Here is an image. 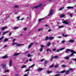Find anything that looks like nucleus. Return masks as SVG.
<instances>
[{
  "mask_svg": "<svg viewBox=\"0 0 76 76\" xmlns=\"http://www.w3.org/2000/svg\"><path fill=\"white\" fill-rule=\"evenodd\" d=\"M68 51H70V53H72L70 55H69V57L66 56L65 57V58L66 60H69V57H72L74 55V54H76V52L75 51L73 50H71L70 49H67L66 50V51H65L66 53H68Z\"/></svg>",
  "mask_w": 76,
  "mask_h": 76,
  "instance_id": "f257e3e1",
  "label": "nucleus"
},
{
  "mask_svg": "<svg viewBox=\"0 0 76 76\" xmlns=\"http://www.w3.org/2000/svg\"><path fill=\"white\" fill-rule=\"evenodd\" d=\"M42 6V4H40L37 6L32 7V9H37V8H39V7H41Z\"/></svg>",
  "mask_w": 76,
  "mask_h": 76,
  "instance_id": "f03ea898",
  "label": "nucleus"
},
{
  "mask_svg": "<svg viewBox=\"0 0 76 76\" xmlns=\"http://www.w3.org/2000/svg\"><path fill=\"white\" fill-rule=\"evenodd\" d=\"M16 45V47H19L20 46V45H22L20 44H18L16 42H13L12 45Z\"/></svg>",
  "mask_w": 76,
  "mask_h": 76,
  "instance_id": "7ed1b4c3",
  "label": "nucleus"
},
{
  "mask_svg": "<svg viewBox=\"0 0 76 76\" xmlns=\"http://www.w3.org/2000/svg\"><path fill=\"white\" fill-rule=\"evenodd\" d=\"M2 68L4 69H7V67H6V64H2Z\"/></svg>",
  "mask_w": 76,
  "mask_h": 76,
  "instance_id": "20e7f679",
  "label": "nucleus"
},
{
  "mask_svg": "<svg viewBox=\"0 0 76 76\" xmlns=\"http://www.w3.org/2000/svg\"><path fill=\"white\" fill-rule=\"evenodd\" d=\"M9 66L10 67H11V66H12V60L11 59H10L9 62Z\"/></svg>",
  "mask_w": 76,
  "mask_h": 76,
  "instance_id": "39448f33",
  "label": "nucleus"
},
{
  "mask_svg": "<svg viewBox=\"0 0 76 76\" xmlns=\"http://www.w3.org/2000/svg\"><path fill=\"white\" fill-rule=\"evenodd\" d=\"M40 47L41 48L39 49V50L40 52H41V51H42V50L43 49L42 48H43V47H44V46L42 45H40Z\"/></svg>",
  "mask_w": 76,
  "mask_h": 76,
  "instance_id": "423d86ee",
  "label": "nucleus"
},
{
  "mask_svg": "<svg viewBox=\"0 0 76 76\" xmlns=\"http://www.w3.org/2000/svg\"><path fill=\"white\" fill-rule=\"evenodd\" d=\"M71 70H73V69L72 68H71L67 71L66 72V74L69 75V72H70V71H71Z\"/></svg>",
  "mask_w": 76,
  "mask_h": 76,
  "instance_id": "0eeeda50",
  "label": "nucleus"
},
{
  "mask_svg": "<svg viewBox=\"0 0 76 76\" xmlns=\"http://www.w3.org/2000/svg\"><path fill=\"white\" fill-rule=\"evenodd\" d=\"M33 44H34V43L33 42H31V43H30V44L28 46V49H29V48H30L32 47Z\"/></svg>",
  "mask_w": 76,
  "mask_h": 76,
  "instance_id": "6e6552de",
  "label": "nucleus"
},
{
  "mask_svg": "<svg viewBox=\"0 0 76 76\" xmlns=\"http://www.w3.org/2000/svg\"><path fill=\"white\" fill-rule=\"evenodd\" d=\"M53 10H50V13L48 15V16H51L52 14H53Z\"/></svg>",
  "mask_w": 76,
  "mask_h": 76,
  "instance_id": "1a4fd4ad",
  "label": "nucleus"
},
{
  "mask_svg": "<svg viewBox=\"0 0 76 76\" xmlns=\"http://www.w3.org/2000/svg\"><path fill=\"white\" fill-rule=\"evenodd\" d=\"M20 54V53H15L13 55V56L15 57V56H18V55Z\"/></svg>",
  "mask_w": 76,
  "mask_h": 76,
  "instance_id": "9d476101",
  "label": "nucleus"
},
{
  "mask_svg": "<svg viewBox=\"0 0 76 76\" xmlns=\"http://www.w3.org/2000/svg\"><path fill=\"white\" fill-rule=\"evenodd\" d=\"M43 70V69L42 68H38L37 69V70H38V71H39V72H41V71H42V70Z\"/></svg>",
  "mask_w": 76,
  "mask_h": 76,
  "instance_id": "9b49d317",
  "label": "nucleus"
},
{
  "mask_svg": "<svg viewBox=\"0 0 76 76\" xmlns=\"http://www.w3.org/2000/svg\"><path fill=\"white\" fill-rule=\"evenodd\" d=\"M8 41L9 39L7 38H6L4 39V41H3V42H7V41Z\"/></svg>",
  "mask_w": 76,
  "mask_h": 76,
  "instance_id": "f8f14e48",
  "label": "nucleus"
},
{
  "mask_svg": "<svg viewBox=\"0 0 76 76\" xmlns=\"http://www.w3.org/2000/svg\"><path fill=\"white\" fill-rule=\"evenodd\" d=\"M63 23H64V24H66V25H68L69 24V22L66 21H64L63 22Z\"/></svg>",
  "mask_w": 76,
  "mask_h": 76,
  "instance_id": "ddd939ff",
  "label": "nucleus"
},
{
  "mask_svg": "<svg viewBox=\"0 0 76 76\" xmlns=\"http://www.w3.org/2000/svg\"><path fill=\"white\" fill-rule=\"evenodd\" d=\"M23 61H24V63H25V64L27 63L28 62V60L27 59H25V60H23Z\"/></svg>",
  "mask_w": 76,
  "mask_h": 76,
  "instance_id": "4468645a",
  "label": "nucleus"
},
{
  "mask_svg": "<svg viewBox=\"0 0 76 76\" xmlns=\"http://www.w3.org/2000/svg\"><path fill=\"white\" fill-rule=\"evenodd\" d=\"M7 28V26H4V27H2L1 28V29L2 31H4L5 29H6Z\"/></svg>",
  "mask_w": 76,
  "mask_h": 76,
  "instance_id": "2eb2a0df",
  "label": "nucleus"
},
{
  "mask_svg": "<svg viewBox=\"0 0 76 76\" xmlns=\"http://www.w3.org/2000/svg\"><path fill=\"white\" fill-rule=\"evenodd\" d=\"M9 16H10L9 14H6V19H8V18H9Z\"/></svg>",
  "mask_w": 76,
  "mask_h": 76,
  "instance_id": "dca6fc26",
  "label": "nucleus"
},
{
  "mask_svg": "<svg viewBox=\"0 0 76 76\" xmlns=\"http://www.w3.org/2000/svg\"><path fill=\"white\" fill-rule=\"evenodd\" d=\"M73 7H74L68 6L67 7V9H73Z\"/></svg>",
  "mask_w": 76,
  "mask_h": 76,
  "instance_id": "f3484780",
  "label": "nucleus"
},
{
  "mask_svg": "<svg viewBox=\"0 0 76 76\" xmlns=\"http://www.w3.org/2000/svg\"><path fill=\"white\" fill-rule=\"evenodd\" d=\"M10 32V31H8L6 32H3V33L2 34V35H5V34H6V33H7V32Z\"/></svg>",
  "mask_w": 76,
  "mask_h": 76,
  "instance_id": "a211bd4d",
  "label": "nucleus"
},
{
  "mask_svg": "<svg viewBox=\"0 0 76 76\" xmlns=\"http://www.w3.org/2000/svg\"><path fill=\"white\" fill-rule=\"evenodd\" d=\"M8 57H9L7 56H5L2 57V58L4 59V58H8Z\"/></svg>",
  "mask_w": 76,
  "mask_h": 76,
  "instance_id": "6ab92c4d",
  "label": "nucleus"
},
{
  "mask_svg": "<svg viewBox=\"0 0 76 76\" xmlns=\"http://www.w3.org/2000/svg\"><path fill=\"white\" fill-rule=\"evenodd\" d=\"M53 39H54V37H49V39H50V40H52Z\"/></svg>",
  "mask_w": 76,
  "mask_h": 76,
  "instance_id": "aec40b11",
  "label": "nucleus"
},
{
  "mask_svg": "<svg viewBox=\"0 0 76 76\" xmlns=\"http://www.w3.org/2000/svg\"><path fill=\"white\" fill-rule=\"evenodd\" d=\"M68 41L69 42H71V43H73V42H74V40L72 39H71L69 40Z\"/></svg>",
  "mask_w": 76,
  "mask_h": 76,
  "instance_id": "412c9836",
  "label": "nucleus"
},
{
  "mask_svg": "<svg viewBox=\"0 0 76 76\" xmlns=\"http://www.w3.org/2000/svg\"><path fill=\"white\" fill-rule=\"evenodd\" d=\"M47 52H48V51H49L50 53H51V50H50V49H48L47 50Z\"/></svg>",
  "mask_w": 76,
  "mask_h": 76,
  "instance_id": "4be33fe9",
  "label": "nucleus"
},
{
  "mask_svg": "<svg viewBox=\"0 0 76 76\" xmlns=\"http://www.w3.org/2000/svg\"><path fill=\"white\" fill-rule=\"evenodd\" d=\"M64 27V26H58V28H63Z\"/></svg>",
  "mask_w": 76,
  "mask_h": 76,
  "instance_id": "5701e85b",
  "label": "nucleus"
},
{
  "mask_svg": "<svg viewBox=\"0 0 76 76\" xmlns=\"http://www.w3.org/2000/svg\"><path fill=\"white\" fill-rule=\"evenodd\" d=\"M51 44L50 42H48L47 44V45L49 47L50 45H51Z\"/></svg>",
  "mask_w": 76,
  "mask_h": 76,
  "instance_id": "b1692460",
  "label": "nucleus"
},
{
  "mask_svg": "<svg viewBox=\"0 0 76 76\" xmlns=\"http://www.w3.org/2000/svg\"><path fill=\"white\" fill-rule=\"evenodd\" d=\"M17 21H18V20H20V19H19V18H20V16H18L17 17Z\"/></svg>",
  "mask_w": 76,
  "mask_h": 76,
  "instance_id": "393cba45",
  "label": "nucleus"
},
{
  "mask_svg": "<svg viewBox=\"0 0 76 76\" xmlns=\"http://www.w3.org/2000/svg\"><path fill=\"white\" fill-rule=\"evenodd\" d=\"M48 61L45 60V63H44L45 64H47L48 63Z\"/></svg>",
  "mask_w": 76,
  "mask_h": 76,
  "instance_id": "a878e982",
  "label": "nucleus"
},
{
  "mask_svg": "<svg viewBox=\"0 0 76 76\" xmlns=\"http://www.w3.org/2000/svg\"><path fill=\"white\" fill-rule=\"evenodd\" d=\"M25 67H26V65H24L22 66L21 68L22 69H23V68H25Z\"/></svg>",
  "mask_w": 76,
  "mask_h": 76,
  "instance_id": "bb28decb",
  "label": "nucleus"
},
{
  "mask_svg": "<svg viewBox=\"0 0 76 76\" xmlns=\"http://www.w3.org/2000/svg\"><path fill=\"white\" fill-rule=\"evenodd\" d=\"M15 7V8H16L17 9H18L19 7V6L18 5H15L14 6Z\"/></svg>",
  "mask_w": 76,
  "mask_h": 76,
  "instance_id": "cd10ccee",
  "label": "nucleus"
},
{
  "mask_svg": "<svg viewBox=\"0 0 76 76\" xmlns=\"http://www.w3.org/2000/svg\"><path fill=\"white\" fill-rule=\"evenodd\" d=\"M52 73V71H48L47 72V73H48V74H49V73Z\"/></svg>",
  "mask_w": 76,
  "mask_h": 76,
  "instance_id": "c85d7f7f",
  "label": "nucleus"
},
{
  "mask_svg": "<svg viewBox=\"0 0 76 76\" xmlns=\"http://www.w3.org/2000/svg\"><path fill=\"white\" fill-rule=\"evenodd\" d=\"M61 66L62 67H66V66L65 65H62Z\"/></svg>",
  "mask_w": 76,
  "mask_h": 76,
  "instance_id": "c756f323",
  "label": "nucleus"
},
{
  "mask_svg": "<svg viewBox=\"0 0 76 76\" xmlns=\"http://www.w3.org/2000/svg\"><path fill=\"white\" fill-rule=\"evenodd\" d=\"M49 38L48 37V36L46 37V38H45V40L46 41H47V40H48V39Z\"/></svg>",
  "mask_w": 76,
  "mask_h": 76,
  "instance_id": "7c9ffc66",
  "label": "nucleus"
},
{
  "mask_svg": "<svg viewBox=\"0 0 76 76\" xmlns=\"http://www.w3.org/2000/svg\"><path fill=\"white\" fill-rule=\"evenodd\" d=\"M53 57V58H58V56H55Z\"/></svg>",
  "mask_w": 76,
  "mask_h": 76,
  "instance_id": "2f4dec72",
  "label": "nucleus"
},
{
  "mask_svg": "<svg viewBox=\"0 0 76 76\" xmlns=\"http://www.w3.org/2000/svg\"><path fill=\"white\" fill-rule=\"evenodd\" d=\"M60 17L61 18H64V15L63 14L61 15H60Z\"/></svg>",
  "mask_w": 76,
  "mask_h": 76,
  "instance_id": "473e14b6",
  "label": "nucleus"
},
{
  "mask_svg": "<svg viewBox=\"0 0 76 76\" xmlns=\"http://www.w3.org/2000/svg\"><path fill=\"white\" fill-rule=\"evenodd\" d=\"M42 30H43V28H39L38 30V31H42Z\"/></svg>",
  "mask_w": 76,
  "mask_h": 76,
  "instance_id": "72a5a7b5",
  "label": "nucleus"
},
{
  "mask_svg": "<svg viewBox=\"0 0 76 76\" xmlns=\"http://www.w3.org/2000/svg\"><path fill=\"white\" fill-rule=\"evenodd\" d=\"M30 70H31V69H27L25 71V72H28V71H29Z\"/></svg>",
  "mask_w": 76,
  "mask_h": 76,
  "instance_id": "f704fd0d",
  "label": "nucleus"
},
{
  "mask_svg": "<svg viewBox=\"0 0 76 76\" xmlns=\"http://www.w3.org/2000/svg\"><path fill=\"white\" fill-rule=\"evenodd\" d=\"M65 72H66V71L63 70L61 72V73H65Z\"/></svg>",
  "mask_w": 76,
  "mask_h": 76,
  "instance_id": "c9c22d12",
  "label": "nucleus"
},
{
  "mask_svg": "<svg viewBox=\"0 0 76 76\" xmlns=\"http://www.w3.org/2000/svg\"><path fill=\"white\" fill-rule=\"evenodd\" d=\"M19 28V27H14V29L15 30L16 29H18Z\"/></svg>",
  "mask_w": 76,
  "mask_h": 76,
  "instance_id": "e433bc0d",
  "label": "nucleus"
},
{
  "mask_svg": "<svg viewBox=\"0 0 76 76\" xmlns=\"http://www.w3.org/2000/svg\"><path fill=\"white\" fill-rule=\"evenodd\" d=\"M62 36L64 37H67L68 36L66 35H64V34H62Z\"/></svg>",
  "mask_w": 76,
  "mask_h": 76,
  "instance_id": "4c0bfd02",
  "label": "nucleus"
},
{
  "mask_svg": "<svg viewBox=\"0 0 76 76\" xmlns=\"http://www.w3.org/2000/svg\"><path fill=\"white\" fill-rule=\"evenodd\" d=\"M42 19H44V18H40V19H39V20H38L39 22H40L41 21V20H42Z\"/></svg>",
  "mask_w": 76,
  "mask_h": 76,
  "instance_id": "58836bf2",
  "label": "nucleus"
},
{
  "mask_svg": "<svg viewBox=\"0 0 76 76\" xmlns=\"http://www.w3.org/2000/svg\"><path fill=\"white\" fill-rule=\"evenodd\" d=\"M54 66V64H53L52 65H51L50 67H49V68H51V67H53Z\"/></svg>",
  "mask_w": 76,
  "mask_h": 76,
  "instance_id": "ea45409f",
  "label": "nucleus"
},
{
  "mask_svg": "<svg viewBox=\"0 0 76 76\" xmlns=\"http://www.w3.org/2000/svg\"><path fill=\"white\" fill-rule=\"evenodd\" d=\"M23 30L25 31H27V28H23Z\"/></svg>",
  "mask_w": 76,
  "mask_h": 76,
  "instance_id": "a19ab883",
  "label": "nucleus"
},
{
  "mask_svg": "<svg viewBox=\"0 0 76 76\" xmlns=\"http://www.w3.org/2000/svg\"><path fill=\"white\" fill-rule=\"evenodd\" d=\"M58 67V64L56 65L55 66V68H57Z\"/></svg>",
  "mask_w": 76,
  "mask_h": 76,
  "instance_id": "79ce46f5",
  "label": "nucleus"
},
{
  "mask_svg": "<svg viewBox=\"0 0 76 76\" xmlns=\"http://www.w3.org/2000/svg\"><path fill=\"white\" fill-rule=\"evenodd\" d=\"M64 49V48H62L60 49V51H62V50H63Z\"/></svg>",
  "mask_w": 76,
  "mask_h": 76,
  "instance_id": "37998d69",
  "label": "nucleus"
},
{
  "mask_svg": "<svg viewBox=\"0 0 76 76\" xmlns=\"http://www.w3.org/2000/svg\"><path fill=\"white\" fill-rule=\"evenodd\" d=\"M63 9H64V7H62L61 8L59 9V10H63Z\"/></svg>",
  "mask_w": 76,
  "mask_h": 76,
  "instance_id": "c03bdc74",
  "label": "nucleus"
},
{
  "mask_svg": "<svg viewBox=\"0 0 76 76\" xmlns=\"http://www.w3.org/2000/svg\"><path fill=\"white\" fill-rule=\"evenodd\" d=\"M53 58H54V57H53V56H52L51 57V58L50 59L51 61H53Z\"/></svg>",
  "mask_w": 76,
  "mask_h": 76,
  "instance_id": "a18cd8bd",
  "label": "nucleus"
},
{
  "mask_svg": "<svg viewBox=\"0 0 76 76\" xmlns=\"http://www.w3.org/2000/svg\"><path fill=\"white\" fill-rule=\"evenodd\" d=\"M31 55H30V54H28V57H31Z\"/></svg>",
  "mask_w": 76,
  "mask_h": 76,
  "instance_id": "49530a36",
  "label": "nucleus"
},
{
  "mask_svg": "<svg viewBox=\"0 0 76 76\" xmlns=\"http://www.w3.org/2000/svg\"><path fill=\"white\" fill-rule=\"evenodd\" d=\"M4 38V37H2L1 38H0V41H1V40H2Z\"/></svg>",
  "mask_w": 76,
  "mask_h": 76,
  "instance_id": "de8ad7c7",
  "label": "nucleus"
},
{
  "mask_svg": "<svg viewBox=\"0 0 76 76\" xmlns=\"http://www.w3.org/2000/svg\"><path fill=\"white\" fill-rule=\"evenodd\" d=\"M44 59H42L40 60V61H39V62H40V61H41V62H42V61H44Z\"/></svg>",
  "mask_w": 76,
  "mask_h": 76,
  "instance_id": "09e8293b",
  "label": "nucleus"
},
{
  "mask_svg": "<svg viewBox=\"0 0 76 76\" xmlns=\"http://www.w3.org/2000/svg\"><path fill=\"white\" fill-rule=\"evenodd\" d=\"M4 72H7V73H9V70H5Z\"/></svg>",
  "mask_w": 76,
  "mask_h": 76,
  "instance_id": "8fccbe9b",
  "label": "nucleus"
},
{
  "mask_svg": "<svg viewBox=\"0 0 76 76\" xmlns=\"http://www.w3.org/2000/svg\"><path fill=\"white\" fill-rule=\"evenodd\" d=\"M72 60H74V61H76V59L72 58Z\"/></svg>",
  "mask_w": 76,
  "mask_h": 76,
  "instance_id": "3c124183",
  "label": "nucleus"
},
{
  "mask_svg": "<svg viewBox=\"0 0 76 76\" xmlns=\"http://www.w3.org/2000/svg\"><path fill=\"white\" fill-rule=\"evenodd\" d=\"M56 50V48H54V49H52V51H55Z\"/></svg>",
  "mask_w": 76,
  "mask_h": 76,
  "instance_id": "603ef678",
  "label": "nucleus"
},
{
  "mask_svg": "<svg viewBox=\"0 0 76 76\" xmlns=\"http://www.w3.org/2000/svg\"><path fill=\"white\" fill-rule=\"evenodd\" d=\"M7 47V45H6L4 46V48H6Z\"/></svg>",
  "mask_w": 76,
  "mask_h": 76,
  "instance_id": "864d4df0",
  "label": "nucleus"
},
{
  "mask_svg": "<svg viewBox=\"0 0 76 76\" xmlns=\"http://www.w3.org/2000/svg\"><path fill=\"white\" fill-rule=\"evenodd\" d=\"M16 40V39H14L12 41L13 42H15V40Z\"/></svg>",
  "mask_w": 76,
  "mask_h": 76,
  "instance_id": "5fc2aeb1",
  "label": "nucleus"
},
{
  "mask_svg": "<svg viewBox=\"0 0 76 76\" xmlns=\"http://www.w3.org/2000/svg\"><path fill=\"white\" fill-rule=\"evenodd\" d=\"M28 53V51H27L26 52V53H25V55H26V54H27V53Z\"/></svg>",
  "mask_w": 76,
  "mask_h": 76,
  "instance_id": "6e6d98bb",
  "label": "nucleus"
},
{
  "mask_svg": "<svg viewBox=\"0 0 76 76\" xmlns=\"http://www.w3.org/2000/svg\"><path fill=\"white\" fill-rule=\"evenodd\" d=\"M61 42L62 43H64V42H65V41L64 40L62 41Z\"/></svg>",
  "mask_w": 76,
  "mask_h": 76,
  "instance_id": "4d7b16f0",
  "label": "nucleus"
},
{
  "mask_svg": "<svg viewBox=\"0 0 76 76\" xmlns=\"http://www.w3.org/2000/svg\"><path fill=\"white\" fill-rule=\"evenodd\" d=\"M70 16L71 17H72V16H73V14H70Z\"/></svg>",
  "mask_w": 76,
  "mask_h": 76,
  "instance_id": "13d9d810",
  "label": "nucleus"
},
{
  "mask_svg": "<svg viewBox=\"0 0 76 76\" xmlns=\"http://www.w3.org/2000/svg\"><path fill=\"white\" fill-rule=\"evenodd\" d=\"M35 66V64H33L31 66V67H33Z\"/></svg>",
  "mask_w": 76,
  "mask_h": 76,
  "instance_id": "bf43d9fd",
  "label": "nucleus"
},
{
  "mask_svg": "<svg viewBox=\"0 0 76 76\" xmlns=\"http://www.w3.org/2000/svg\"><path fill=\"white\" fill-rule=\"evenodd\" d=\"M29 61H32V60L31 59H29Z\"/></svg>",
  "mask_w": 76,
  "mask_h": 76,
  "instance_id": "052dcab7",
  "label": "nucleus"
},
{
  "mask_svg": "<svg viewBox=\"0 0 76 76\" xmlns=\"http://www.w3.org/2000/svg\"><path fill=\"white\" fill-rule=\"evenodd\" d=\"M28 74H26L24 75H23V76H28Z\"/></svg>",
  "mask_w": 76,
  "mask_h": 76,
  "instance_id": "680f3d73",
  "label": "nucleus"
},
{
  "mask_svg": "<svg viewBox=\"0 0 76 76\" xmlns=\"http://www.w3.org/2000/svg\"><path fill=\"white\" fill-rule=\"evenodd\" d=\"M11 34H12V32H10V33L9 34V36H10L11 35Z\"/></svg>",
  "mask_w": 76,
  "mask_h": 76,
  "instance_id": "e2e57ef3",
  "label": "nucleus"
},
{
  "mask_svg": "<svg viewBox=\"0 0 76 76\" xmlns=\"http://www.w3.org/2000/svg\"><path fill=\"white\" fill-rule=\"evenodd\" d=\"M60 51V50H57V52H59Z\"/></svg>",
  "mask_w": 76,
  "mask_h": 76,
  "instance_id": "0e129e2a",
  "label": "nucleus"
},
{
  "mask_svg": "<svg viewBox=\"0 0 76 76\" xmlns=\"http://www.w3.org/2000/svg\"><path fill=\"white\" fill-rule=\"evenodd\" d=\"M45 26H46V27H48V25H45Z\"/></svg>",
  "mask_w": 76,
  "mask_h": 76,
  "instance_id": "69168bd1",
  "label": "nucleus"
},
{
  "mask_svg": "<svg viewBox=\"0 0 76 76\" xmlns=\"http://www.w3.org/2000/svg\"><path fill=\"white\" fill-rule=\"evenodd\" d=\"M51 29H49L48 30V32H50V31H51Z\"/></svg>",
  "mask_w": 76,
  "mask_h": 76,
  "instance_id": "338daca9",
  "label": "nucleus"
},
{
  "mask_svg": "<svg viewBox=\"0 0 76 76\" xmlns=\"http://www.w3.org/2000/svg\"><path fill=\"white\" fill-rule=\"evenodd\" d=\"M19 74H16L15 75V76H19Z\"/></svg>",
  "mask_w": 76,
  "mask_h": 76,
  "instance_id": "774afa93",
  "label": "nucleus"
}]
</instances>
